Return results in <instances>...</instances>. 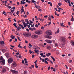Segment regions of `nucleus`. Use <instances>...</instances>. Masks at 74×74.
Listing matches in <instances>:
<instances>
[{
    "label": "nucleus",
    "mask_w": 74,
    "mask_h": 74,
    "mask_svg": "<svg viewBox=\"0 0 74 74\" xmlns=\"http://www.w3.org/2000/svg\"><path fill=\"white\" fill-rule=\"evenodd\" d=\"M0 63H1V64H5V60L3 59L2 56H1L0 58Z\"/></svg>",
    "instance_id": "obj_1"
},
{
    "label": "nucleus",
    "mask_w": 74,
    "mask_h": 74,
    "mask_svg": "<svg viewBox=\"0 0 74 74\" xmlns=\"http://www.w3.org/2000/svg\"><path fill=\"white\" fill-rule=\"evenodd\" d=\"M23 35L25 37H30V36H31V34L30 33H26V32H23Z\"/></svg>",
    "instance_id": "obj_2"
},
{
    "label": "nucleus",
    "mask_w": 74,
    "mask_h": 74,
    "mask_svg": "<svg viewBox=\"0 0 74 74\" xmlns=\"http://www.w3.org/2000/svg\"><path fill=\"white\" fill-rule=\"evenodd\" d=\"M46 34H47L49 35H52V31L51 30H48L46 32Z\"/></svg>",
    "instance_id": "obj_3"
},
{
    "label": "nucleus",
    "mask_w": 74,
    "mask_h": 74,
    "mask_svg": "<svg viewBox=\"0 0 74 74\" xmlns=\"http://www.w3.org/2000/svg\"><path fill=\"white\" fill-rule=\"evenodd\" d=\"M32 38H38V35L36 34L33 35L31 36Z\"/></svg>",
    "instance_id": "obj_4"
},
{
    "label": "nucleus",
    "mask_w": 74,
    "mask_h": 74,
    "mask_svg": "<svg viewBox=\"0 0 74 74\" xmlns=\"http://www.w3.org/2000/svg\"><path fill=\"white\" fill-rule=\"evenodd\" d=\"M8 61L9 63H11L13 62V59L11 58H10L8 60Z\"/></svg>",
    "instance_id": "obj_5"
},
{
    "label": "nucleus",
    "mask_w": 74,
    "mask_h": 74,
    "mask_svg": "<svg viewBox=\"0 0 74 74\" xmlns=\"http://www.w3.org/2000/svg\"><path fill=\"white\" fill-rule=\"evenodd\" d=\"M35 33L36 34H41V32L40 31H36L35 32Z\"/></svg>",
    "instance_id": "obj_6"
},
{
    "label": "nucleus",
    "mask_w": 74,
    "mask_h": 74,
    "mask_svg": "<svg viewBox=\"0 0 74 74\" xmlns=\"http://www.w3.org/2000/svg\"><path fill=\"white\" fill-rule=\"evenodd\" d=\"M11 66H12V67H16V63L15 62L11 64Z\"/></svg>",
    "instance_id": "obj_7"
},
{
    "label": "nucleus",
    "mask_w": 74,
    "mask_h": 74,
    "mask_svg": "<svg viewBox=\"0 0 74 74\" xmlns=\"http://www.w3.org/2000/svg\"><path fill=\"white\" fill-rule=\"evenodd\" d=\"M61 41L63 42H66V38H61Z\"/></svg>",
    "instance_id": "obj_8"
},
{
    "label": "nucleus",
    "mask_w": 74,
    "mask_h": 74,
    "mask_svg": "<svg viewBox=\"0 0 74 74\" xmlns=\"http://www.w3.org/2000/svg\"><path fill=\"white\" fill-rule=\"evenodd\" d=\"M45 41L48 44H51L52 43V41L49 40H45Z\"/></svg>",
    "instance_id": "obj_9"
},
{
    "label": "nucleus",
    "mask_w": 74,
    "mask_h": 74,
    "mask_svg": "<svg viewBox=\"0 0 74 74\" xmlns=\"http://www.w3.org/2000/svg\"><path fill=\"white\" fill-rule=\"evenodd\" d=\"M1 71L2 73H5V72L7 71L6 69H5V68H3L2 70Z\"/></svg>",
    "instance_id": "obj_10"
},
{
    "label": "nucleus",
    "mask_w": 74,
    "mask_h": 74,
    "mask_svg": "<svg viewBox=\"0 0 74 74\" xmlns=\"http://www.w3.org/2000/svg\"><path fill=\"white\" fill-rule=\"evenodd\" d=\"M11 71L12 72V73H15L16 74H18V72L15 70H11Z\"/></svg>",
    "instance_id": "obj_11"
},
{
    "label": "nucleus",
    "mask_w": 74,
    "mask_h": 74,
    "mask_svg": "<svg viewBox=\"0 0 74 74\" xmlns=\"http://www.w3.org/2000/svg\"><path fill=\"white\" fill-rule=\"evenodd\" d=\"M64 1H65V2H66V3H68L69 4H70V2H71V1L69 0H64ZM67 1L68 2H67Z\"/></svg>",
    "instance_id": "obj_12"
},
{
    "label": "nucleus",
    "mask_w": 74,
    "mask_h": 74,
    "mask_svg": "<svg viewBox=\"0 0 74 74\" xmlns=\"http://www.w3.org/2000/svg\"><path fill=\"white\" fill-rule=\"evenodd\" d=\"M5 56H6V58H8L9 57H10V56H9V54L8 53H6L5 54Z\"/></svg>",
    "instance_id": "obj_13"
},
{
    "label": "nucleus",
    "mask_w": 74,
    "mask_h": 74,
    "mask_svg": "<svg viewBox=\"0 0 74 74\" xmlns=\"http://www.w3.org/2000/svg\"><path fill=\"white\" fill-rule=\"evenodd\" d=\"M71 43L72 45L74 46V42L73 41H71Z\"/></svg>",
    "instance_id": "obj_14"
},
{
    "label": "nucleus",
    "mask_w": 74,
    "mask_h": 74,
    "mask_svg": "<svg viewBox=\"0 0 74 74\" xmlns=\"http://www.w3.org/2000/svg\"><path fill=\"white\" fill-rule=\"evenodd\" d=\"M46 55L48 57L49 56H51V53H48L46 54Z\"/></svg>",
    "instance_id": "obj_15"
},
{
    "label": "nucleus",
    "mask_w": 74,
    "mask_h": 74,
    "mask_svg": "<svg viewBox=\"0 0 74 74\" xmlns=\"http://www.w3.org/2000/svg\"><path fill=\"white\" fill-rule=\"evenodd\" d=\"M47 38H49V39H51L52 38V36H47Z\"/></svg>",
    "instance_id": "obj_16"
},
{
    "label": "nucleus",
    "mask_w": 74,
    "mask_h": 74,
    "mask_svg": "<svg viewBox=\"0 0 74 74\" xmlns=\"http://www.w3.org/2000/svg\"><path fill=\"white\" fill-rule=\"evenodd\" d=\"M26 3V2H23V1H21V4H25Z\"/></svg>",
    "instance_id": "obj_17"
},
{
    "label": "nucleus",
    "mask_w": 74,
    "mask_h": 74,
    "mask_svg": "<svg viewBox=\"0 0 74 74\" xmlns=\"http://www.w3.org/2000/svg\"><path fill=\"white\" fill-rule=\"evenodd\" d=\"M34 51H35L34 53H38V52H39V50H34Z\"/></svg>",
    "instance_id": "obj_18"
},
{
    "label": "nucleus",
    "mask_w": 74,
    "mask_h": 74,
    "mask_svg": "<svg viewBox=\"0 0 74 74\" xmlns=\"http://www.w3.org/2000/svg\"><path fill=\"white\" fill-rule=\"evenodd\" d=\"M64 23H60V26H62V27H64Z\"/></svg>",
    "instance_id": "obj_19"
},
{
    "label": "nucleus",
    "mask_w": 74,
    "mask_h": 74,
    "mask_svg": "<svg viewBox=\"0 0 74 74\" xmlns=\"http://www.w3.org/2000/svg\"><path fill=\"white\" fill-rule=\"evenodd\" d=\"M24 60L25 61V63L26 64V63H27V59L26 58H25Z\"/></svg>",
    "instance_id": "obj_20"
},
{
    "label": "nucleus",
    "mask_w": 74,
    "mask_h": 74,
    "mask_svg": "<svg viewBox=\"0 0 74 74\" xmlns=\"http://www.w3.org/2000/svg\"><path fill=\"white\" fill-rule=\"evenodd\" d=\"M51 47L50 46H47V49H49V50H50V49H51Z\"/></svg>",
    "instance_id": "obj_21"
},
{
    "label": "nucleus",
    "mask_w": 74,
    "mask_h": 74,
    "mask_svg": "<svg viewBox=\"0 0 74 74\" xmlns=\"http://www.w3.org/2000/svg\"><path fill=\"white\" fill-rule=\"evenodd\" d=\"M33 49H35V50H36V49H37V48L36 47V46L34 45L33 46Z\"/></svg>",
    "instance_id": "obj_22"
},
{
    "label": "nucleus",
    "mask_w": 74,
    "mask_h": 74,
    "mask_svg": "<svg viewBox=\"0 0 74 74\" xmlns=\"http://www.w3.org/2000/svg\"><path fill=\"white\" fill-rule=\"evenodd\" d=\"M1 51H2L3 53H4L6 51L5 49H2Z\"/></svg>",
    "instance_id": "obj_23"
},
{
    "label": "nucleus",
    "mask_w": 74,
    "mask_h": 74,
    "mask_svg": "<svg viewBox=\"0 0 74 74\" xmlns=\"http://www.w3.org/2000/svg\"><path fill=\"white\" fill-rule=\"evenodd\" d=\"M26 2L28 3H30V1H29V0H26Z\"/></svg>",
    "instance_id": "obj_24"
},
{
    "label": "nucleus",
    "mask_w": 74,
    "mask_h": 74,
    "mask_svg": "<svg viewBox=\"0 0 74 74\" xmlns=\"http://www.w3.org/2000/svg\"><path fill=\"white\" fill-rule=\"evenodd\" d=\"M13 25L14 26H15V27H16V28H17L18 27V26H17L16 25V23H14L13 24Z\"/></svg>",
    "instance_id": "obj_25"
},
{
    "label": "nucleus",
    "mask_w": 74,
    "mask_h": 74,
    "mask_svg": "<svg viewBox=\"0 0 74 74\" xmlns=\"http://www.w3.org/2000/svg\"><path fill=\"white\" fill-rule=\"evenodd\" d=\"M48 20H50V21H51V16H49V17L48 18Z\"/></svg>",
    "instance_id": "obj_26"
},
{
    "label": "nucleus",
    "mask_w": 74,
    "mask_h": 74,
    "mask_svg": "<svg viewBox=\"0 0 74 74\" xmlns=\"http://www.w3.org/2000/svg\"><path fill=\"white\" fill-rule=\"evenodd\" d=\"M59 29H58V30L55 32V34H56V33H59Z\"/></svg>",
    "instance_id": "obj_27"
},
{
    "label": "nucleus",
    "mask_w": 74,
    "mask_h": 74,
    "mask_svg": "<svg viewBox=\"0 0 74 74\" xmlns=\"http://www.w3.org/2000/svg\"><path fill=\"white\" fill-rule=\"evenodd\" d=\"M1 3H2V4H3V5H5V4H4V3H5V1H2Z\"/></svg>",
    "instance_id": "obj_28"
},
{
    "label": "nucleus",
    "mask_w": 74,
    "mask_h": 74,
    "mask_svg": "<svg viewBox=\"0 0 74 74\" xmlns=\"http://www.w3.org/2000/svg\"><path fill=\"white\" fill-rule=\"evenodd\" d=\"M35 67H36L37 68L38 67V66H37V64H35Z\"/></svg>",
    "instance_id": "obj_29"
},
{
    "label": "nucleus",
    "mask_w": 74,
    "mask_h": 74,
    "mask_svg": "<svg viewBox=\"0 0 74 74\" xmlns=\"http://www.w3.org/2000/svg\"><path fill=\"white\" fill-rule=\"evenodd\" d=\"M55 47H58V45L57 43H55Z\"/></svg>",
    "instance_id": "obj_30"
},
{
    "label": "nucleus",
    "mask_w": 74,
    "mask_h": 74,
    "mask_svg": "<svg viewBox=\"0 0 74 74\" xmlns=\"http://www.w3.org/2000/svg\"><path fill=\"white\" fill-rule=\"evenodd\" d=\"M48 23H49V24H47V25L48 26H49V25H51V22H49Z\"/></svg>",
    "instance_id": "obj_31"
},
{
    "label": "nucleus",
    "mask_w": 74,
    "mask_h": 74,
    "mask_svg": "<svg viewBox=\"0 0 74 74\" xmlns=\"http://www.w3.org/2000/svg\"><path fill=\"white\" fill-rule=\"evenodd\" d=\"M17 29L18 30H21V27H18Z\"/></svg>",
    "instance_id": "obj_32"
},
{
    "label": "nucleus",
    "mask_w": 74,
    "mask_h": 74,
    "mask_svg": "<svg viewBox=\"0 0 74 74\" xmlns=\"http://www.w3.org/2000/svg\"><path fill=\"white\" fill-rule=\"evenodd\" d=\"M32 3H36V1H35L34 0H32Z\"/></svg>",
    "instance_id": "obj_33"
},
{
    "label": "nucleus",
    "mask_w": 74,
    "mask_h": 74,
    "mask_svg": "<svg viewBox=\"0 0 74 74\" xmlns=\"http://www.w3.org/2000/svg\"><path fill=\"white\" fill-rule=\"evenodd\" d=\"M45 64H48V62L47 61H45Z\"/></svg>",
    "instance_id": "obj_34"
},
{
    "label": "nucleus",
    "mask_w": 74,
    "mask_h": 74,
    "mask_svg": "<svg viewBox=\"0 0 74 74\" xmlns=\"http://www.w3.org/2000/svg\"><path fill=\"white\" fill-rule=\"evenodd\" d=\"M38 10L39 11H40V12L42 11V10L41 9H38Z\"/></svg>",
    "instance_id": "obj_35"
},
{
    "label": "nucleus",
    "mask_w": 74,
    "mask_h": 74,
    "mask_svg": "<svg viewBox=\"0 0 74 74\" xmlns=\"http://www.w3.org/2000/svg\"><path fill=\"white\" fill-rule=\"evenodd\" d=\"M29 47H32V44H31L30 43L29 44Z\"/></svg>",
    "instance_id": "obj_36"
},
{
    "label": "nucleus",
    "mask_w": 74,
    "mask_h": 74,
    "mask_svg": "<svg viewBox=\"0 0 74 74\" xmlns=\"http://www.w3.org/2000/svg\"><path fill=\"white\" fill-rule=\"evenodd\" d=\"M24 27H26V23L24 25Z\"/></svg>",
    "instance_id": "obj_37"
},
{
    "label": "nucleus",
    "mask_w": 74,
    "mask_h": 74,
    "mask_svg": "<svg viewBox=\"0 0 74 74\" xmlns=\"http://www.w3.org/2000/svg\"><path fill=\"white\" fill-rule=\"evenodd\" d=\"M17 38L19 41H21V39H20V38H19L18 36H17Z\"/></svg>",
    "instance_id": "obj_38"
},
{
    "label": "nucleus",
    "mask_w": 74,
    "mask_h": 74,
    "mask_svg": "<svg viewBox=\"0 0 74 74\" xmlns=\"http://www.w3.org/2000/svg\"><path fill=\"white\" fill-rule=\"evenodd\" d=\"M28 19H26L25 20V22H26V23H27V22L28 21Z\"/></svg>",
    "instance_id": "obj_39"
},
{
    "label": "nucleus",
    "mask_w": 74,
    "mask_h": 74,
    "mask_svg": "<svg viewBox=\"0 0 74 74\" xmlns=\"http://www.w3.org/2000/svg\"><path fill=\"white\" fill-rule=\"evenodd\" d=\"M23 25H24L26 24V23H25V22L23 21Z\"/></svg>",
    "instance_id": "obj_40"
},
{
    "label": "nucleus",
    "mask_w": 74,
    "mask_h": 74,
    "mask_svg": "<svg viewBox=\"0 0 74 74\" xmlns=\"http://www.w3.org/2000/svg\"><path fill=\"white\" fill-rule=\"evenodd\" d=\"M16 14L17 15H18L19 14V11L18 10L17 11Z\"/></svg>",
    "instance_id": "obj_41"
},
{
    "label": "nucleus",
    "mask_w": 74,
    "mask_h": 74,
    "mask_svg": "<svg viewBox=\"0 0 74 74\" xmlns=\"http://www.w3.org/2000/svg\"><path fill=\"white\" fill-rule=\"evenodd\" d=\"M41 29H42V30H44V28L43 26H42L41 27Z\"/></svg>",
    "instance_id": "obj_42"
},
{
    "label": "nucleus",
    "mask_w": 74,
    "mask_h": 74,
    "mask_svg": "<svg viewBox=\"0 0 74 74\" xmlns=\"http://www.w3.org/2000/svg\"><path fill=\"white\" fill-rule=\"evenodd\" d=\"M24 74H27V72H26V71H24Z\"/></svg>",
    "instance_id": "obj_43"
},
{
    "label": "nucleus",
    "mask_w": 74,
    "mask_h": 74,
    "mask_svg": "<svg viewBox=\"0 0 74 74\" xmlns=\"http://www.w3.org/2000/svg\"><path fill=\"white\" fill-rule=\"evenodd\" d=\"M48 58H46L45 59V61H47V60H48Z\"/></svg>",
    "instance_id": "obj_44"
},
{
    "label": "nucleus",
    "mask_w": 74,
    "mask_h": 74,
    "mask_svg": "<svg viewBox=\"0 0 74 74\" xmlns=\"http://www.w3.org/2000/svg\"><path fill=\"white\" fill-rule=\"evenodd\" d=\"M34 26V24H33V25L31 26V27H33Z\"/></svg>",
    "instance_id": "obj_45"
},
{
    "label": "nucleus",
    "mask_w": 74,
    "mask_h": 74,
    "mask_svg": "<svg viewBox=\"0 0 74 74\" xmlns=\"http://www.w3.org/2000/svg\"><path fill=\"white\" fill-rule=\"evenodd\" d=\"M15 7H13L11 9V10H15Z\"/></svg>",
    "instance_id": "obj_46"
},
{
    "label": "nucleus",
    "mask_w": 74,
    "mask_h": 74,
    "mask_svg": "<svg viewBox=\"0 0 74 74\" xmlns=\"http://www.w3.org/2000/svg\"><path fill=\"white\" fill-rule=\"evenodd\" d=\"M21 27L22 29H25V27H23V25H22Z\"/></svg>",
    "instance_id": "obj_47"
},
{
    "label": "nucleus",
    "mask_w": 74,
    "mask_h": 74,
    "mask_svg": "<svg viewBox=\"0 0 74 74\" xmlns=\"http://www.w3.org/2000/svg\"><path fill=\"white\" fill-rule=\"evenodd\" d=\"M15 11V10H11V12H12V13L14 12Z\"/></svg>",
    "instance_id": "obj_48"
},
{
    "label": "nucleus",
    "mask_w": 74,
    "mask_h": 74,
    "mask_svg": "<svg viewBox=\"0 0 74 74\" xmlns=\"http://www.w3.org/2000/svg\"><path fill=\"white\" fill-rule=\"evenodd\" d=\"M58 5H59V6H60L62 5V3H58Z\"/></svg>",
    "instance_id": "obj_49"
},
{
    "label": "nucleus",
    "mask_w": 74,
    "mask_h": 74,
    "mask_svg": "<svg viewBox=\"0 0 74 74\" xmlns=\"http://www.w3.org/2000/svg\"><path fill=\"white\" fill-rule=\"evenodd\" d=\"M35 27H38V26L37 24H36L35 25Z\"/></svg>",
    "instance_id": "obj_50"
},
{
    "label": "nucleus",
    "mask_w": 74,
    "mask_h": 74,
    "mask_svg": "<svg viewBox=\"0 0 74 74\" xmlns=\"http://www.w3.org/2000/svg\"><path fill=\"white\" fill-rule=\"evenodd\" d=\"M40 19V18H36V20H39Z\"/></svg>",
    "instance_id": "obj_51"
},
{
    "label": "nucleus",
    "mask_w": 74,
    "mask_h": 74,
    "mask_svg": "<svg viewBox=\"0 0 74 74\" xmlns=\"http://www.w3.org/2000/svg\"><path fill=\"white\" fill-rule=\"evenodd\" d=\"M25 63V61L24 60H23L22 62V63Z\"/></svg>",
    "instance_id": "obj_52"
},
{
    "label": "nucleus",
    "mask_w": 74,
    "mask_h": 74,
    "mask_svg": "<svg viewBox=\"0 0 74 74\" xmlns=\"http://www.w3.org/2000/svg\"><path fill=\"white\" fill-rule=\"evenodd\" d=\"M48 70H49L51 69V67H50V66H49L48 68Z\"/></svg>",
    "instance_id": "obj_53"
},
{
    "label": "nucleus",
    "mask_w": 74,
    "mask_h": 74,
    "mask_svg": "<svg viewBox=\"0 0 74 74\" xmlns=\"http://www.w3.org/2000/svg\"><path fill=\"white\" fill-rule=\"evenodd\" d=\"M29 22L30 23H33V21H32L31 20H29Z\"/></svg>",
    "instance_id": "obj_54"
},
{
    "label": "nucleus",
    "mask_w": 74,
    "mask_h": 74,
    "mask_svg": "<svg viewBox=\"0 0 74 74\" xmlns=\"http://www.w3.org/2000/svg\"><path fill=\"white\" fill-rule=\"evenodd\" d=\"M51 18H52V19H54V17H53V15H52L51 16Z\"/></svg>",
    "instance_id": "obj_55"
},
{
    "label": "nucleus",
    "mask_w": 74,
    "mask_h": 74,
    "mask_svg": "<svg viewBox=\"0 0 74 74\" xmlns=\"http://www.w3.org/2000/svg\"><path fill=\"white\" fill-rule=\"evenodd\" d=\"M62 56L63 57H64V56H66V55H65L64 54H62Z\"/></svg>",
    "instance_id": "obj_56"
},
{
    "label": "nucleus",
    "mask_w": 74,
    "mask_h": 74,
    "mask_svg": "<svg viewBox=\"0 0 74 74\" xmlns=\"http://www.w3.org/2000/svg\"><path fill=\"white\" fill-rule=\"evenodd\" d=\"M9 14H10V15H12V13L11 12H9Z\"/></svg>",
    "instance_id": "obj_57"
},
{
    "label": "nucleus",
    "mask_w": 74,
    "mask_h": 74,
    "mask_svg": "<svg viewBox=\"0 0 74 74\" xmlns=\"http://www.w3.org/2000/svg\"><path fill=\"white\" fill-rule=\"evenodd\" d=\"M36 63H37V60H36V61H35V62H34V63H35V64H36Z\"/></svg>",
    "instance_id": "obj_58"
},
{
    "label": "nucleus",
    "mask_w": 74,
    "mask_h": 74,
    "mask_svg": "<svg viewBox=\"0 0 74 74\" xmlns=\"http://www.w3.org/2000/svg\"><path fill=\"white\" fill-rule=\"evenodd\" d=\"M43 53H40V55H41V56L42 55H43Z\"/></svg>",
    "instance_id": "obj_59"
},
{
    "label": "nucleus",
    "mask_w": 74,
    "mask_h": 74,
    "mask_svg": "<svg viewBox=\"0 0 74 74\" xmlns=\"http://www.w3.org/2000/svg\"><path fill=\"white\" fill-rule=\"evenodd\" d=\"M34 56V55H32V58H34V56Z\"/></svg>",
    "instance_id": "obj_60"
},
{
    "label": "nucleus",
    "mask_w": 74,
    "mask_h": 74,
    "mask_svg": "<svg viewBox=\"0 0 74 74\" xmlns=\"http://www.w3.org/2000/svg\"><path fill=\"white\" fill-rule=\"evenodd\" d=\"M14 40H15V41L16 42L17 41V39L16 38H15L14 39Z\"/></svg>",
    "instance_id": "obj_61"
},
{
    "label": "nucleus",
    "mask_w": 74,
    "mask_h": 74,
    "mask_svg": "<svg viewBox=\"0 0 74 74\" xmlns=\"http://www.w3.org/2000/svg\"><path fill=\"white\" fill-rule=\"evenodd\" d=\"M21 11L22 12H24V10L23 9V10L21 9Z\"/></svg>",
    "instance_id": "obj_62"
},
{
    "label": "nucleus",
    "mask_w": 74,
    "mask_h": 74,
    "mask_svg": "<svg viewBox=\"0 0 74 74\" xmlns=\"http://www.w3.org/2000/svg\"><path fill=\"white\" fill-rule=\"evenodd\" d=\"M50 63H51V64H53V62H52V61L50 60Z\"/></svg>",
    "instance_id": "obj_63"
},
{
    "label": "nucleus",
    "mask_w": 74,
    "mask_h": 74,
    "mask_svg": "<svg viewBox=\"0 0 74 74\" xmlns=\"http://www.w3.org/2000/svg\"><path fill=\"white\" fill-rule=\"evenodd\" d=\"M69 63H71V62H72V60H70L69 61Z\"/></svg>",
    "instance_id": "obj_64"
}]
</instances>
